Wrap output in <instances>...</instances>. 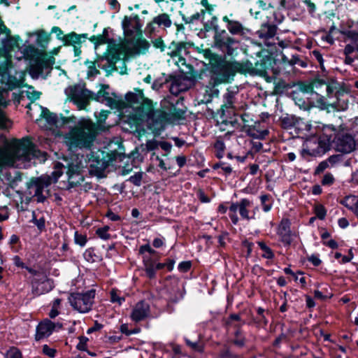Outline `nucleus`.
<instances>
[{
    "label": "nucleus",
    "mask_w": 358,
    "mask_h": 358,
    "mask_svg": "<svg viewBox=\"0 0 358 358\" xmlns=\"http://www.w3.org/2000/svg\"><path fill=\"white\" fill-rule=\"evenodd\" d=\"M66 165L57 162L51 176H45L28 185L27 194L30 197H36L38 202H43L48 194V187L52 182H56L63 173V169H67L66 175L69 185L73 187L83 180L81 174L83 169L87 168L89 172L99 174L108 166V160L104 158V152L98 150L90 151L86 157L83 155H72L66 159Z\"/></svg>",
    "instance_id": "nucleus-1"
},
{
    "label": "nucleus",
    "mask_w": 358,
    "mask_h": 358,
    "mask_svg": "<svg viewBox=\"0 0 358 358\" xmlns=\"http://www.w3.org/2000/svg\"><path fill=\"white\" fill-rule=\"evenodd\" d=\"M20 37L11 36L10 31L0 20V129H8L11 122L7 118L4 109L10 100L8 91L20 87L22 80L11 75V59L15 48H18Z\"/></svg>",
    "instance_id": "nucleus-2"
},
{
    "label": "nucleus",
    "mask_w": 358,
    "mask_h": 358,
    "mask_svg": "<svg viewBox=\"0 0 358 358\" xmlns=\"http://www.w3.org/2000/svg\"><path fill=\"white\" fill-rule=\"evenodd\" d=\"M43 117L48 124L49 129L52 130L55 136L62 134L56 129L67 126L68 131L62 134L63 141L71 150L76 149H90L96 138V131L95 124L88 119L78 120L72 116L69 117H58L48 110L41 108Z\"/></svg>",
    "instance_id": "nucleus-3"
},
{
    "label": "nucleus",
    "mask_w": 358,
    "mask_h": 358,
    "mask_svg": "<svg viewBox=\"0 0 358 358\" xmlns=\"http://www.w3.org/2000/svg\"><path fill=\"white\" fill-rule=\"evenodd\" d=\"M125 99L132 108V113L128 115L131 131L140 137L152 134V139H146V147L148 150H155L157 148V118L152 101L145 98L142 90L137 89L127 92Z\"/></svg>",
    "instance_id": "nucleus-4"
},
{
    "label": "nucleus",
    "mask_w": 358,
    "mask_h": 358,
    "mask_svg": "<svg viewBox=\"0 0 358 358\" xmlns=\"http://www.w3.org/2000/svg\"><path fill=\"white\" fill-rule=\"evenodd\" d=\"M28 40L24 44L15 48L13 57L17 60L25 59L29 62V72L31 78L36 79L40 76L44 77L52 70L55 59L48 57L43 52L36 48L33 44L45 48L50 40L49 34L43 30H38L28 34Z\"/></svg>",
    "instance_id": "nucleus-5"
},
{
    "label": "nucleus",
    "mask_w": 358,
    "mask_h": 358,
    "mask_svg": "<svg viewBox=\"0 0 358 358\" xmlns=\"http://www.w3.org/2000/svg\"><path fill=\"white\" fill-rule=\"evenodd\" d=\"M38 155L39 151L29 139L14 140L6 148H0V171L6 166L26 168L27 164Z\"/></svg>",
    "instance_id": "nucleus-6"
},
{
    "label": "nucleus",
    "mask_w": 358,
    "mask_h": 358,
    "mask_svg": "<svg viewBox=\"0 0 358 358\" xmlns=\"http://www.w3.org/2000/svg\"><path fill=\"white\" fill-rule=\"evenodd\" d=\"M122 27L126 43L111 45L108 43L107 50L113 59L124 62L134 52L133 48H136V45L144 43L147 48L148 43L145 41L140 40L141 24L137 16L125 17L122 22Z\"/></svg>",
    "instance_id": "nucleus-7"
},
{
    "label": "nucleus",
    "mask_w": 358,
    "mask_h": 358,
    "mask_svg": "<svg viewBox=\"0 0 358 358\" xmlns=\"http://www.w3.org/2000/svg\"><path fill=\"white\" fill-rule=\"evenodd\" d=\"M162 110H158V136L166 124H177L186 117V108L182 101L175 97H169L161 101Z\"/></svg>",
    "instance_id": "nucleus-8"
},
{
    "label": "nucleus",
    "mask_w": 358,
    "mask_h": 358,
    "mask_svg": "<svg viewBox=\"0 0 358 358\" xmlns=\"http://www.w3.org/2000/svg\"><path fill=\"white\" fill-rule=\"evenodd\" d=\"M163 287L158 292V305L162 311L172 313L173 305L179 297V281L176 278L168 276L162 282Z\"/></svg>",
    "instance_id": "nucleus-9"
},
{
    "label": "nucleus",
    "mask_w": 358,
    "mask_h": 358,
    "mask_svg": "<svg viewBox=\"0 0 358 358\" xmlns=\"http://www.w3.org/2000/svg\"><path fill=\"white\" fill-rule=\"evenodd\" d=\"M206 31L215 30L214 35L215 45L220 49L224 53L231 55L238 45V41L230 36L225 30L218 31L217 18L212 17L204 24Z\"/></svg>",
    "instance_id": "nucleus-10"
},
{
    "label": "nucleus",
    "mask_w": 358,
    "mask_h": 358,
    "mask_svg": "<svg viewBox=\"0 0 358 358\" xmlns=\"http://www.w3.org/2000/svg\"><path fill=\"white\" fill-rule=\"evenodd\" d=\"M247 70H250V69H245L241 63L224 62L214 68L212 79L215 85L226 83L232 79L236 72Z\"/></svg>",
    "instance_id": "nucleus-11"
},
{
    "label": "nucleus",
    "mask_w": 358,
    "mask_h": 358,
    "mask_svg": "<svg viewBox=\"0 0 358 358\" xmlns=\"http://www.w3.org/2000/svg\"><path fill=\"white\" fill-rule=\"evenodd\" d=\"M95 292L90 290L84 293H73L69 297L72 308L80 313L90 311L94 304Z\"/></svg>",
    "instance_id": "nucleus-12"
},
{
    "label": "nucleus",
    "mask_w": 358,
    "mask_h": 358,
    "mask_svg": "<svg viewBox=\"0 0 358 358\" xmlns=\"http://www.w3.org/2000/svg\"><path fill=\"white\" fill-rule=\"evenodd\" d=\"M65 94L78 108L85 109L91 99H93L92 92L85 88L83 85H76L66 88Z\"/></svg>",
    "instance_id": "nucleus-13"
},
{
    "label": "nucleus",
    "mask_w": 358,
    "mask_h": 358,
    "mask_svg": "<svg viewBox=\"0 0 358 358\" xmlns=\"http://www.w3.org/2000/svg\"><path fill=\"white\" fill-rule=\"evenodd\" d=\"M344 34L349 41L344 48L345 64L352 65L355 60H358V31L348 30Z\"/></svg>",
    "instance_id": "nucleus-14"
},
{
    "label": "nucleus",
    "mask_w": 358,
    "mask_h": 358,
    "mask_svg": "<svg viewBox=\"0 0 358 358\" xmlns=\"http://www.w3.org/2000/svg\"><path fill=\"white\" fill-rule=\"evenodd\" d=\"M194 79L180 74L171 76L169 80V90L172 94L178 95L182 92L187 91L194 85Z\"/></svg>",
    "instance_id": "nucleus-15"
},
{
    "label": "nucleus",
    "mask_w": 358,
    "mask_h": 358,
    "mask_svg": "<svg viewBox=\"0 0 358 358\" xmlns=\"http://www.w3.org/2000/svg\"><path fill=\"white\" fill-rule=\"evenodd\" d=\"M312 92H326L329 97L337 96L339 92V84L336 81H328L323 78H315L310 85Z\"/></svg>",
    "instance_id": "nucleus-16"
},
{
    "label": "nucleus",
    "mask_w": 358,
    "mask_h": 358,
    "mask_svg": "<svg viewBox=\"0 0 358 358\" xmlns=\"http://www.w3.org/2000/svg\"><path fill=\"white\" fill-rule=\"evenodd\" d=\"M334 145L338 152L349 154L356 149L357 143L352 135L339 133L334 138Z\"/></svg>",
    "instance_id": "nucleus-17"
},
{
    "label": "nucleus",
    "mask_w": 358,
    "mask_h": 358,
    "mask_svg": "<svg viewBox=\"0 0 358 358\" xmlns=\"http://www.w3.org/2000/svg\"><path fill=\"white\" fill-rule=\"evenodd\" d=\"M140 252L143 255V262L147 275L150 278H154L157 269V255L151 250L148 245H142L140 248Z\"/></svg>",
    "instance_id": "nucleus-18"
},
{
    "label": "nucleus",
    "mask_w": 358,
    "mask_h": 358,
    "mask_svg": "<svg viewBox=\"0 0 358 358\" xmlns=\"http://www.w3.org/2000/svg\"><path fill=\"white\" fill-rule=\"evenodd\" d=\"M330 148L328 140L323 141L318 138L316 140L310 141L307 144V149L303 150V152L313 157H320L329 151Z\"/></svg>",
    "instance_id": "nucleus-19"
},
{
    "label": "nucleus",
    "mask_w": 358,
    "mask_h": 358,
    "mask_svg": "<svg viewBox=\"0 0 358 358\" xmlns=\"http://www.w3.org/2000/svg\"><path fill=\"white\" fill-rule=\"evenodd\" d=\"M238 91V87L236 86L229 87L227 89V92L223 95V104L221 107L223 115L226 111L228 112V110H235Z\"/></svg>",
    "instance_id": "nucleus-20"
},
{
    "label": "nucleus",
    "mask_w": 358,
    "mask_h": 358,
    "mask_svg": "<svg viewBox=\"0 0 358 358\" xmlns=\"http://www.w3.org/2000/svg\"><path fill=\"white\" fill-rule=\"evenodd\" d=\"M54 287L53 281L43 276L40 279L35 278L32 281V292L35 296H39L51 291Z\"/></svg>",
    "instance_id": "nucleus-21"
},
{
    "label": "nucleus",
    "mask_w": 358,
    "mask_h": 358,
    "mask_svg": "<svg viewBox=\"0 0 358 358\" xmlns=\"http://www.w3.org/2000/svg\"><path fill=\"white\" fill-rule=\"evenodd\" d=\"M222 20L226 23V28L229 32L233 36H244L249 31L241 22L231 20L227 15L222 17Z\"/></svg>",
    "instance_id": "nucleus-22"
},
{
    "label": "nucleus",
    "mask_w": 358,
    "mask_h": 358,
    "mask_svg": "<svg viewBox=\"0 0 358 358\" xmlns=\"http://www.w3.org/2000/svg\"><path fill=\"white\" fill-rule=\"evenodd\" d=\"M150 304L145 301L138 302L132 309L131 318L134 322L145 320L150 315Z\"/></svg>",
    "instance_id": "nucleus-23"
},
{
    "label": "nucleus",
    "mask_w": 358,
    "mask_h": 358,
    "mask_svg": "<svg viewBox=\"0 0 358 358\" xmlns=\"http://www.w3.org/2000/svg\"><path fill=\"white\" fill-rule=\"evenodd\" d=\"M290 225L291 223L288 219H282L277 230V234L280 236L281 242L285 245H289L292 242Z\"/></svg>",
    "instance_id": "nucleus-24"
},
{
    "label": "nucleus",
    "mask_w": 358,
    "mask_h": 358,
    "mask_svg": "<svg viewBox=\"0 0 358 358\" xmlns=\"http://www.w3.org/2000/svg\"><path fill=\"white\" fill-rule=\"evenodd\" d=\"M277 27L274 24H264L259 30L256 33L257 36L262 41L266 46L271 45L269 40L273 38L276 34Z\"/></svg>",
    "instance_id": "nucleus-25"
},
{
    "label": "nucleus",
    "mask_w": 358,
    "mask_h": 358,
    "mask_svg": "<svg viewBox=\"0 0 358 358\" xmlns=\"http://www.w3.org/2000/svg\"><path fill=\"white\" fill-rule=\"evenodd\" d=\"M218 94L219 90L216 87L215 83L212 86H203L201 88L198 96L199 103H210Z\"/></svg>",
    "instance_id": "nucleus-26"
},
{
    "label": "nucleus",
    "mask_w": 358,
    "mask_h": 358,
    "mask_svg": "<svg viewBox=\"0 0 358 358\" xmlns=\"http://www.w3.org/2000/svg\"><path fill=\"white\" fill-rule=\"evenodd\" d=\"M108 88L109 87L108 85H101V89L94 94V97L93 98L96 101L104 103L110 108H115L117 106V102L115 99L110 96V94L106 91Z\"/></svg>",
    "instance_id": "nucleus-27"
},
{
    "label": "nucleus",
    "mask_w": 358,
    "mask_h": 358,
    "mask_svg": "<svg viewBox=\"0 0 358 358\" xmlns=\"http://www.w3.org/2000/svg\"><path fill=\"white\" fill-rule=\"evenodd\" d=\"M55 327V324L49 320L40 322L36 327V340L39 341L52 334Z\"/></svg>",
    "instance_id": "nucleus-28"
},
{
    "label": "nucleus",
    "mask_w": 358,
    "mask_h": 358,
    "mask_svg": "<svg viewBox=\"0 0 358 358\" xmlns=\"http://www.w3.org/2000/svg\"><path fill=\"white\" fill-rule=\"evenodd\" d=\"M274 64L275 62L271 57H264L256 63V70L262 75L276 74V71L273 68Z\"/></svg>",
    "instance_id": "nucleus-29"
},
{
    "label": "nucleus",
    "mask_w": 358,
    "mask_h": 358,
    "mask_svg": "<svg viewBox=\"0 0 358 358\" xmlns=\"http://www.w3.org/2000/svg\"><path fill=\"white\" fill-rule=\"evenodd\" d=\"M306 98L310 99V108L317 107L322 110L328 108L326 99L322 94H320L319 92H312L310 94V96H306Z\"/></svg>",
    "instance_id": "nucleus-30"
},
{
    "label": "nucleus",
    "mask_w": 358,
    "mask_h": 358,
    "mask_svg": "<svg viewBox=\"0 0 358 358\" xmlns=\"http://www.w3.org/2000/svg\"><path fill=\"white\" fill-rule=\"evenodd\" d=\"M82 38H87L86 34H78L75 32L65 35L64 37V45H72L73 47L79 46L82 42Z\"/></svg>",
    "instance_id": "nucleus-31"
},
{
    "label": "nucleus",
    "mask_w": 358,
    "mask_h": 358,
    "mask_svg": "<svg viewBox=\"0 0 358 358\" xmlns=\"http://www.w3.org/2000/svg\"><path fill=\"white\" fill-rule=\"evenodd\" d=\"M336 131L334 127L331 126H324L322 128V134L320 136V138L323 141L328 140L329 146H331V143H334V138L336 136Z\"/></svg>",
    "instance_id": "nucleus-32"
},
{
    "label": "nucleus",
    "mask_w": 358,
    "mask_h": 358,
    "mask_svg": "<svg viewBox=\"0 0 358 358\" xmlns=\"http://www.w3.org/2000/svg\"><path fill=\"white\" fill-rule=\"evenodd\" d=\"M252 201L248 199H242L240 200L239 213L243 219L250 220L249 211L248 208L250 207Z\"/></svg>",
    "instance_id": "nucleus-33"
},
{
    "label": "nucleus",
    "mask_w": 358,
    "mask_h": 358,
    "mask_svg": "<svg viewBox=\"0 0 358 358\" xmlns=\"http://www.w3.org/2000/svg\"><path fill=\"white\" fill-rule=\"evenodd\" d=\"M259 199L264 212L267 213L270 211L273 206V202L271 201V196L269 194H262Z\"/></svg>",
    "instance_id": "nucleus-34"
},
{
    "label": "nucleus",
    "mask_w": 358,
    "mask_h": 358,
    "mask_svg": "<svg viewBox=\"0 0 358 358\" xmlns=\"http://www.w3.org/2000/svg\"><path fill=\"white\" fill-rule=\"evenodd\" d=\"M84 259L90 262L94 263L100 261V257L97 255L94 251V248H88L83 253Z\"/></svg>",
    "instance_id": "nucleus-35"
},
{
    "label": "nucleus",
    "mask_w": 358,
    "mask_h": 358,
    "mask_svg": "<svg viewBox=\"0 0 358 358\" xmlns=\"http://www.w3.org/2000/svg\"><path fill=\"white\" fill-rule=\"evenodd\" d=\"M186 52L185 48L182 45H179L177 48L176 52L171 55V57L175 59L176 57H178V60L176 61V64L180 66V65H185V60L182 57V53Z\"/></svg>",
    "instance_id": "nucleus-36"
},
{
    "label": "nucleus",
    "mask_w": 358,
    "mask_h": 358,
    "mask_svg": "<svg viewBox=\"0 0 358 358\" xmlns=\"http://www.w3.org/2000/svg\"><path fill=\"white\" fill-rule=\"evenodd\" d=\"M258 245L260 249L263 251V254L262 255L263 258L272 259L274 258V253L272 250L266 245V243L263 241H258Z\"/></svg>",
    "instance_id": "nucleus-37"
},
{
    "label": "nucleus",
    "mask_w": 358,
    "mask_h": 358,
    "mask_svg": "<svg viewBox=\"0 0 358 358\" xmlns=\"http://www.w3.org/2000/svg\"><path fill=\"white\" fill-rule=\"evenodd\" d=\"M185 341L187 345L195 352H201L203 350V345L199 339L192 342L189 338H185Z\"/></svg>",
    "instance_id": "nucleus-38"
},
{
    "label": "nucleus",
    "mask_w": 358,
    "mask_h": 358,
    "mask_svg": "<svg viewBox=\"0 0 358 358\" xmlns=\"http://www.w3.org/2000/svg\"><path fill=\"white\" fill-rule=\"evenodd\" d=\"M110 111L108 110H101L98 114L95 113V116L97 118V124L100 129H105L106 127L103 124Z\"/></svg>",
    "instance_id": "nucleus-39"
},
{
    "label": "nucleus",
    "mask_w": 358,
    "mask_h": 358,
    "mask_svg": "<svg viewBox=\"0 0 358 358\" xmlns=\"http://www.w3.org/2000/svg\"><path fill=\"white\" fill-rule=\"evenodd\" d=\"M124 300V297L121 294L120 291L115 289L110 291V301L113 303H117L119 305H121Z\"/></svg>",
    "instance_id": "nucleus-40"
},
{
    "label": "nucleus",
    "mask_w": 358,
    "mask_h": 358,
    "mask_svg": "<svg viewBox=\"0 0 358 358\" xmlns=\"http://www.w3.org/2000/svg\"><path fill=\"white\" fill-rule=\"evenodd\" d=\"M214 148L216 151V157L219 159H221L224 156V152L225 150V145L223 141L222 140H217L216 142L214 144Z\"/></svg>",
    "instance_id": "nucleus-41"
},
{
    "label": "nucleus",
    "mask_w": 358,
    "mask_h": 358,
    "mask_svg": "<svg viewBox=\"0 0 358 358\" xmlns=\"http://www.w3.org/2000/svg\"><path fill=\"white\" fill-rule=\"evenodd\" d=\"M282 59L285 61H287L290 64L295 65L298 64L300 66L306 67V64L304 62H303L300 58L299 56L297 55H292V58L289 59L287 56L283 55Z\"/></svg>",
    "instance_id": "nucleus-42"
},
{
    "label": "nucleus",
    "mask_w": 358,
    "mask_h": 358,
    "mask_svg": "<svg viewBox=\"0 0 358 358\" xmlns=\"http://www.w3.org/2000/svg\"><path fill=\"white\" fill-rule=\"evenodd\" d=\"M298 120L294 116H287L282 119V124L284 128L290 129L295 127Z\"/></svg>",
    "instance_id": "nucleus-43"
},
{
    "label": "nucleus",
    "mask_w": 358,
    "mask_h": 358,
    "mask_svg": "<svg viewBox=\"0 0 358 358\" xmlns=\"http://www.w3.org/2000/svg\"><path fill=\"white\" fill-rule=\"evenodd\" d=\"M109 229L108 226L98 228L96 231V234L103 240H108L110 238V234L108 233Z\"/></svg>",
    "instance_id": "nucleus-44"
},
{
    "label": "nucleus",
    "mask_w": 358,
    "mask_h": 358,
    "mask_svg": "<svg viewBox=\"0 0 358 358\" xmlns=\"http://www.w3.org/2000/svg\"><path fill=\"white\" fill-rule=\"evenodd\" d=\"M248 134L255 139H264L268 134V130H250Z\"/></svg>",
    "instance_id": "nucleus-45"
},
{
    "label": "nucleus",
    "mask_w": 358,
    "mask_h": 358,
    "mask_svg": "<svg viewBox=\"0 0 358 358\" xmlns=\"http://www.w3.org/2000/svg\"><path fill=\"white\" fill-rule=\"evenodd\" d=\"M6 358H22L20 350L15 348H10L6 353Z\"/></svg>",
    "instance_id": "nucleus-46"
},
{
    "label": "nucleus",
    "mask_w": 358,
    "mask_h": 358,
    "mask_svg": "<svg viewBox=\"0 0 358 358\" xmlns=\"http://www.w3.org/2000/svg\"><path fill=\"white\" fill-rule=\"evenodd\" d=\"M163 25L164 27H169L171 25V20L166 14L158 15V26Z\"/></svg>",
    "instance_id": "nucleus-47"
},
{
    "label": "nucleus",
    "mask_w": 358,
    "mask_h": 358,
    "mask_svg": "<svg viewBox=\"0 0 358 358\" xmlns=\"http://www.w3.org/2000/svg\"><path fill=\"white\" fill-rule=\"evenodd\" d=\"M31 222L37 227L40 231H42L45 228V220L43 217L37 219L35 216V213H33V219Z\"/></svg>",
    "instance_id": "nucleus-48"
},
{
    "label": "nucleus",
    "mask_w": 358,
    "mask_h": 358,
    "mask_svg": "<svg viewBox=\"0 0 358 358\" xmlns=\"http://www.w3.org/2000/svg\"><path fill=\"white\" fill-rule=\"evenodd\" d=\"M335 182V178L331 173H327L324 175L321 183L323 186H331Z\"/></svg>",
    "instance_id": "nucleus-49"
},
{
    "label": "nucleus",
    "mask_w": 358,
    "mask_h": 358,
    "mask_svg": "<svg viewBox=\"0 0 358 358\" xmlns=\"http://www.w3.org/2000/svg\"><path fill=\"white\" fill-rule=\"evenodd\" d=\"M74 241L77 245L84 247L87 243V236L84 234H79L78 231H75Z\"/></svg>",
    "instance_id": "nucleus-50"
},
{
    "label": "nucleus",
    "mask_w": 358,
    "mask_h": 358,
    "mask_svg": "<svg viewBox=\"0 0 358 358\" xmlns=\"http://www.w3.org/2000/svg\"><path fill=\"white\" fill-rule=\"evenodd\" d=\"M308 101H306L304 100L303 98L298 97V96H296L295 98L296 104L298 105L300 108H302L305 110H309L310 108V99H308Z\"/></svg>",
    "instance_id": "nucleus-51"
},
{
    "label": "nucleus",
    "mask_w": 358,
    "mask_h": 358,
    "mask_svg": "<svg viewBox=\"0 0 358 358\" xmlns=\"http://www.w3.org/2000/svg\"><path fill=\"white\" fill-rule=\"evenodd\" d=\"M315 213L318 219L322 220L326 217L327 210L322 205H317L315 208Z\"/></svg>",
    "instance_id": "nucleus-52"
},
{
    "label": "nucleus",
    "mask_w": 358,
    "mask_h": 358,
    "mask_svg": "<svg viewBox=\"0 0 358 358\" xmlns=\"http://www.w3.org/2000/svg\"><path fill=\"white\" fill-rule=\"evenodd\" d=\"M175 261L171 259H167L166 262L164 263H158L157 267L158 270L161 268H166L168 271H171L173 270L174 266Z\"/></svg>",
    "instance_id": "nucleus-53"
},
{
    "label": "nucleus",
    "mask_w": 358,
    "mask_h": 358,
    "mask_svg": "<svg viewBox=\"0 0 358 358\" xmlns=\"http://www.w3.org/2000/svg\"><path fill=\"white\" fill-rule=\"evenodd\" d=\"M312 57L319 63L321 69L324 71V59L320 52L318 50H313L312 52Z\"/></svg>",
    "instance_id": "nucleus-54"
},
{
    "label": "nucleus",
    "mask_w": 358,
    "mask_h": 358,
    "mask_svg": "<svg viewBox=\"0 0 358 358\" xmlns=\"http://www.w3.org/2000/svg\"><path fill=\"white\" fill-rule=\"evenodd\" d=\"M205 14L204 11H202L201 13H196L194 15H192L190 17H183V20L186 24H190L193 23L195 20H198L201 18V16H203Z\"/></svg>",
    "instance_id": "nucleus-55"
},
{
    "label": "nucleus",
    "mask_w": 358,
    "mask_h": 358,
    "mask_svg": "<svg viewBox=\"0 0 358 358\" xmlns=\"http://www.w3.org/2000/svg\"><path fill=\"white\" fill-rule=\"evenodd\" d=\"M329 167V165L328 164V162L326 160H324L321 162L317 166L315 169L314 174L318 175L322 172H324Z\"/></svg>",
    "instance_id": "nucleus-56"
},
{
    "label": "nucleus",
    "mask_w": 358,
    "mask_h": 358,
    "mask_svg": "<svg viewBox=\"0 0 358 358\" xmlns=\"http://www.w3.org/2000/svg\"><path fill=\"white\" fill-rule=\"evenodd\" d=\"M142 177H143L142 173H136L134 176H131L129 178V180L134 185H135L136 186H140L141 183Z\"/></svg>",
    "instance_id": "nucleus-57"
},
{
    "label": "nucleus",
    "mask_w": 358,
    "mask_h": 358,
    "mask_svg": "<svg viewBox=\"0 0 358 358\" xmlns=\"http://www.w3.org/2000/svg\"><path fill=\"white\" fill-rule=\"evenodd\" d=\"M191 266L192 263L190 261H185L178 264V268L180 272L186 273L191 268Z\"/></svg>",
    "instance_id": "nucleus-58"
},
{
    "label": "nucleus",
    "mask_w": 358,
    "mask_h": 358,
    "mask_svg": "<svg viewBox=\"0 0 358 358\" xmlns=\"http://www.w3.org/2000/svg\"><path fill=\"white\" fill-rule=\"evenodd\" d=\"M43 352L45 355H47L51 358H53L55 357L56 350L54 348H50L48 345H44L43 346Z\"/></svg>",
    "instance_id": "nucleus-59"
},
{
    "label": "nucleus",
    "mask_w": 358,
    "mask_h": 358,
    "mask_svg": "<svg viewBox=\"0 0 358 358\" xmlns=\"http://www.w3.org/2000/svg\"><path fill=\"white\" fill-rule=\"evenodd\" d=\"M99 73V71L96 69L95 64L94 62H90L87 70V76L89 78L95 76Z\"/></svg>",
    "instance_id": "nucleus-60"
},
{
    "label": "nucleus",
    "mask_w": 358,
    "mask_h": 358,
    "mask_svg": "<svg viewBox=\"0 0 358 358\" xmlns=\"http://www.w3.org/2000/svg\"><path fill=\"white\" fill-rule=\"evenodd\" d=\"M95 39L96 40V41L94 43V48L96 50L99 45L105 44L107 42V39L103 36H99L97 37L93 36V38H91V41H94Z\"/></svg>",
    "instance_id": "nucleus-61"
},
{
    "label": "nucleus",
    "mask_w": 358,
    "mask_h": 358,
    "mask_svg": "<svg viewBox=\"0 0 358 358\" xmlns=\"http://www.w3.org/2000/svg\"><path fill=\"white\" fill-rule=\"evenodd\" d=\"M120 331L127 336L137 334L138 332L137 329L129 330L128 325L126 324H123L120 326Z\"/></svg>",
    "instance_id": "nucleus-62"
},
{
    "label": "nucleus",
    "mask_w": 358,
    "mask_h": 358,
    "mask_svg": "<svg viewBox=\"0 0 358 358\" xmlns=\"http://www.w3.org/2000/svg\"><path fill=\"white\" fill-rule=\"evenodd\" d=\"M308 260L315 266H318L322 263L319 255H312L308 257Z\"/></svg>",
    "instance_id": "nucleus-63"
},
{
    "label": "nucleus",
    "mask_w": 358,
    "mask_h": 358,
    "mask_svg": "<svg viewBox=\"0 0 358 358\" xmlns=\"http://www.w3.org/2000/svg\"><path fill=\"white\" fill-rule=\"evenodd\" d=\"M242 245L247 249V257H250L252 252L254 243L245 239L242 242Z\"/></svg>",
    "instance_id": "nucleus-64"
}]
</instances>
